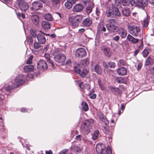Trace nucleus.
Listing matches in <instances>:
<instances>
[{
    "label": "nucleus",
    "mask_w": 154,
    "mask_h": 154,
    "mask_svg": "<svg viewBox=\"0 0 154 154\" xmlns=\"http://www.w3.org/2000/svg\"><path fill=\"white\" fill-rule=\"evenodd\" d=\"M14 82H15L14 83L13 82H11L7 87L3 88V89H5L7 91H9L11 89L22 85L24 82L23 75H19L15 78Z\"/></svg>",
    "instance_id": "1"
},
{
    "label": "nucleus",
    "mask_w": 154,
    "mask_h": 154,
    "mask_svg": "<svg viewBox=\"0 0 154 154\" xmlns=\"http://www.w3.org/2000/svg\"><path fill=\"white\" fill-rule=\"evenodd\" d=\"M82 18V16L77 15L70 17L69 18V21L73 27H76L78 26Z\"/></svg>",
    "instance_id": "2"
},
{
    "label": "nucleus",
    "mask_w": 154,
    "mask_h": 154,
    "mask_svg": "<svg viewBox=\"0 0 154 154\" xmlns=\"http://www.w3.org/2000/svg\"><path fill=\"white\" fill-rule=\"evenodd\" d=\"M109 23L106 24V27L109 32H113L118 28V26L116 25L117 20L112 19H109L108 20Z\"/></svg>",
    "instance_id": "3"
},
{
    "label": "nucleus",
    "mask_w": 154,
    "mask_h": 154,
    "mask_svg": "<svg viewBox=\"0 0 154 154\" xmlns=\"http://www.w3.org/2000/svg\"><path fill=\"white\" fill-rule=\"evenodd\" d=\"M54 60L59 63L64 62L66 59L65 55L58 50L55 51L53 53Z\"/></svg>",
    "instance_id": "4"
},
{
    "label": "nucleus",
    "mask_w": 154,
    "mask_h": 154,
    "mask_svg": "<svg viewBox=\"0 0 154 154\" xmlns=\"http://www.w3.org/2000/svg\"><path fill=\"white\" fill-rule=\"evenodd\" d=\"M128 29L130 33L134 37L137 36L140 31L139 26L134 25H128Z\"/></svg>",
    "instance_id": "5"
},
{
    "label": "nucleus",
    "mask_w": 154,
    "mask_h": 154,
    "mask_svg": "<svg viewBox=\"0 0 154 154\" xmlns=\"http://www.w3.org/2000/svg\"><path fill=\"white\" fill-rule=\"evenodd\" d=\"M86 51L83 48H79L76 50L75 52V57L79 58H82L86 56Z\"/></svg>",
    "instance_id": "6"
},
{
    "label": "nucleus",
    "mask_w": 154,
    "mask_h": 154,
    "mask_svg": "<svg viewBox=\"0 0 154 154\" xmlns=\"http://www.w3.org/2000/svg\"><path fill=\"white\" fill-rule=\"evenodd\" d=\"M106 146L103 143L98 144L97 145L96 149L98 154H105L106 152Z\"/></svg>",
    "instance_id": "7"
},
{
    "label": "nucleus",
    "mask_w": 154,
    "mask_h": 154,
    "mask_svg": "<svg viewBox=\"0 0 154 154\" xmlns=\"http://www.w3.org/2000/svg\"><path fill=\"white\" fill-rule=\"evenodd\" d=\"M148 5V0H136L135 1V7H137L139 8L144 9L147 7Z\"/></svg>",
    "instance_id": "8"
},
{
    "label": "nucleus",
    "mask_w": 154,
    "mask_h": 154,
    "mask_svg": "<svg viewBox=\"0 0 154 154\" xmlns=\"http://www.w3.org/2000/svg\"><path fill=\"white\" fill-rule=\"evenodd\" d=\"M17 3L22 11L25 12L28 9L29 6L28 4L23 0H17Z\"/></svg>",
    "instance_id": "9"
},
{
    "label": "nucleus",
    "mask_w": 154,
    "mask_h": 154,
    "mask_svg": "<svg viewBox=\"0 0 154 154\" xmlns=\"http://www.w3.org/2000/svg\"><path fill=\"white\" fill-rule=\"evenodd\" d=\"M42 4L39 1L34 2L32 4V6L30 8L31 10L37 11L42 7Z\"/></svg>",
    "instance_id": "10"
},
{
    "label": "nucleus",
    "mask_w": 154,
    "mask_h": 154,
    "mask_svg": "<svg viewBox=\"0 0 154 154\" xmlns=\"http://www.w3.org/2000/svg\"><path fill=\"white\" fill-rule=\"evenodd\" d=\"M119 3H122L124 6H126L131 5L132 7L135 6V0H120Z\"/></svg>",
    "instance_id": "11"
},
{
    "label": "nucleus",
    "mask_w": 154,
    "mask_h": 154,
    "mask_svg": "<svg viewBox=\"0 0 154 154\" xmlns=\"http://www.w3.org/2000/svg\"><path fill=\"white\" fill-rule=\"evenodd\" d=\"M37 68L39 69H45L47 68L48 66L46 61L43 60H40L37 64Z\"/></svg>",
    "instance_id": "12"
},
{
    "label": "nucleus",
    "mask_w": 154,
    "mask_h": 154,
    "mask_svg": "<svg viewBox=\"0 0 154 154\" xmlns=\"http://www.w3.org/2000/svg\"><path fill=\"white\" fill-rule=\"evenodd\" d=\"M109 88L111 92L114 93L116 95H121L122 94V91L120 89L118 88L110 86L109 87Z\"/></svg>",
    "instance_id": "13"
},
{
    "label": "nucleus",
    "mask_w": 154,
    "mask_h": 154,
    "mask_svg": "<svg viewBox=\"0 0 154 154\" xmlns=\"http://www.w3.org/2000/svg\"><path fill=\"white\" fill-rule=\"evenodd\" d=\"M101 49L106 56L109 57H111V52L109 48H106L105 46H103L101 47Z\"/></svg>",
    "instance_id": "14"
},
{
    "label": "nucleus",
    "mask_w": 154,
    "mask_h": 154,
    "mask_svg": "<svg viewBox=\"0 0 154 154\" xmlns=\"http://www.w3.org/2000/svg\"><path fill=\"white\" fill-rule=\"evenodd\" d=\"M118 33L122 38H124L127 35V32L123 28L120 27L118 30Z\"/></svg>",
    "instance_id": "15"
},
{
    "label": "nucleus",
    "mask_w": 154,
    "mask_h": 154,
    "mask_svg": "<svg viewBox=\"0 0 154 154\" xmlns=\"http://www.w3.org/2000/svg\"><path fill=\"white\" fill-rule=\"evenodd\" d=\"M43 33H39L37 35L38 42L40 44H44L45 43L46 39Z\"/></svg>",
    "instance_id": "16"
},
{
    "label": "nucleus",
    "mask_w": 154,
    "mask_h": 154,
    "mask_svg": "<svg viewBox=\"0 0 154 154\" xmlns=\"http://www.w3.org/2000/svg\"><path fill=\"white\" fill-rule=\"evenodd\" d=\"M84 9L83 6L80 4H76L73 8L72 11L75 12H79L82 11Z\"/></svg>",
    "instance_id": "17"
},
{
    "label": "nucleus",
    "mask_w": 154,
    "mask_h": 154,
    "mask_svg": "<svg viewBox=\"0 0 154 154\" xmlns=\"http://www.w3.org/2000/svg\"><path fill=\"white\" fill-rule=\"evenodd\" d=\"M127 39L131 43L135 44L139 42V40L133 37L130 34H128L127 36Z\"/></svg>",
    "instance_id": "18"
},
{
    "label": "nucleus",
    "mask_w": 154,
    "mask_h": 154,
    "mask_svg": "<svg viewBox=\"0 0 154 154\" xmlns=\"http://www.w3.org/2000/svg\"><path fill=\"white\" fill-rule=\"evenodd\" d=\"M89 2L88 6L87 7V14H90L92 11L94 5L92 0H87V2Z\"/></svg>",
    "instance_id": "19"
},
{
    "label": "nucleus",
    "mask_w": 154,
    "mask_h": 154,
    "mask_svg": "<svg viewBox=\"0 0 154 154\" xmlns=\"http://www.w3.org/2000/svg\"><path fill=\"white\" fill-rule=\"evenodd\" d=\"M117 72L120 75H125L127 74L126 69L125 67L119 68L117 70Z\"/></svg>",
    "instance_id": "20"
},
{
    "label": "nucleus",
    "mask_w": 154,
    "mask_h": 154,
    "mask_svg": "<svg viewBox=\"0 0 154 154\" xmlns=\"http://www.w3.org/2000/svg\"><path fill=\"white\" fill-rule=\"evenodd\" d=\"M76 68V66H74V69L75 72H79L80 75L82 77H86V74L87 73V70L86 69H83L82 70V71H81L80 70H78V71L75 70V69Z\"/></svg>",
    "instance_id": "21"
},
{
    "label": "nucleus",
    "mask_w": 154,
    "mask_h": 154,
    "mask_svg": "<svg viewBox=\"0 0 154 154\" xmlns=\"http://www.w3.org/2000/svg\"><path fill=\"white\" fill-rule=\"evenodd\" d=\"M41 24L42 27L45 30H48L51 28L50 23L48 22L43 21Z\"/></svg>",
    "instance_id": "22"
},
{
    "label": "nucleus",
    "mask_w": 154,
    "mask_h": 154,
    "mask_svg": "<svg viewBox=\"0 0 154 154\" xmlns=\"http://www.w3.org/2000/svg\"><path fill=\"white\" fill-rule=\"evenodd\" d=\"M113 9V16L116 17H120L121 15V12H120L119 9L116 7L112 8Z\"/></svg>",
    "instance_id": "23"
},
{
    "label": "nucleus",
    "mask_w": 154,
    "mask_h": 154,
    "mask_svg": "<svg viewBox=\"0 0 154 154\" xmlns=\"http://www.w3.org/2000/svg\"><path fill=\"white\" fill-rule=\"evenodd\" d=\"M122 12L123 15L126 17L129 16L131 14L130 11L128 8H123Z\"/></svg>",
    "instance_id": "24"
},
{
    "label": "nucleus",
    "mask_w": 154,
    "mask_h": 154,
    "mask_svg": "<svg viewBox=\"0 0 154 154\" xmlns=\"http://www.w3.org/2000/svg\"><path fill=\"white\" fill-rule=\"evenodd\" d=\"M32 20L33 23L35 25L38 24L39 22V18L37 15H34L32 17Z\"/></svg>",
    "instance_id": "25"
},
{
    "label": "nucleus",
    "mask_w": 154,
    "mask_h": 154,
    "mask_svg": "<svg viewBox=\"0 0 154 154\" xmlns=\"http://www.w3.org/2000/svg\"><path fill=\"white\" fill-rule=\"evenodd\" d=\"M105 15L108 17H113V9L110 8H108L106 10Z\"/></svg>",
    "instance_id": "26"
},
{
    "label": "nucleus",
    "mask_w": 154,
    "mask_h": 154,
    "mask_svg": "<svg viewBox=\"0 0 154 154\" xmlns=\"http://www.w3.org/2000/svg\"><path fill=\"white\" fill-rule=\"evenodd\" d=\"M23 69L26 72H32L33 70L34 66L32 65L26 66H24Z\"/></svg>",
    "instance_id": "27"
},
{
    "label": "nucleus",
    "mask_w": 154,
    "mask_h": 154,
    "mask_svg": "<svg viewBox=\"0 0 154 154\" xmlns=\"http://www.w3.org/2000/svg\"><path fill=\"white\" fill-rule=\"evenodd\" d=\"M71 149L75 152H80L82 150V149L79 147L75 145H73L72 146Z\"/></svg>",
    "instance_id": "28"
},
{
    "label": "nucleus",
    "mask_w": 154,
    "mask_h": 154,
    "mask_svg": "<svg viewBox=\"0 0 154 154\" xmlns=\"http://www.w3.org/2000/svg\"><path fill=\"white\" fill-rule=\"evenodd\" d=\"M94 70L98 74L101 75V74L102 70L99 65L96 64L95 66Z\"/></svg>",
    "instance_id": "29"
},
{
    "label": "nucleus",
    "mask_w": 154,
    "mask_h": 154,
    "mask_svg": "<svg viewBox=\"0 0 154 154\" xmlns=\"http://www.w3.org/2000/svg\"><path fill=\"white\" fill-rule=\"evenodd\" d=\"M44 17L45 19L48 21H51L53 20V17L51 14L49 13L45 14L44 16Z\"/></svg>",
    "instance_id": "30"
},
{
    "label": "nucleus",
    "mask_w": 154,
    "mask_h": 154,
    "mask_svg": "<svg viewBox=\"0 0 154 154\" xmlns=\"http://www.w3.org/2000/svg\"><path fill=\"white\" fill-rule=\"evenodd\" d=\"M45 57L47 59L48 63H50L53 67L54 66L53 62L51 61L50 59V55L48 53H45Z\"/></svg>",
    "instance_id": "31"
},
{
    "label": "nucleus",
    "mask_w": 154,
    "mask_h": 154,
    "mask_svg": "<svg viewBox=\"0 0 154 154\" xmlns=\"http://www.w3.org/2000/svg\"><path fill=\"white\" fill-rule=\"evenodd\" d=\"M115 81L118 83H124V79L122 77H116L115 78Z\"/></svg>",
    "instance_id": "32"
},
{
    "label": "nucleus",
    "mask_w": 154,
    "mask_h": 154,
    "mask_svg": "<svg viewBox=\"0 0 154 154\" xmlns=\"http://www.w3.org/2000/svg\"><path fill=\"white\" fill-rule=\"evenodd\" d=\"M99 134V131L98 130L95 131L92 135V138L93 140L97 139Z\"/></svg>",
    "instance_id": "33"
},
{
    "label": "nucleus",
    "mask_w": 154,
    "mask_h": 154,
    "mask_svg": "<svg viewBox=\"0 0 154 154\" xmlns=\"http://www.w3.org/2000/svg\"><path fill=\"white\" fill-rule=\"evenodd\" d=\"M60 0H51V3L53 6H56L60 3Z\"/></svg>",
    "instance_id": "34"
},
{
    "label": "nucleus",
    "mask_w": 154,
    "mask_h": 154,
    "mask_svg": "<svg viewBox=\"0 0 154 154\" xmlns=\"http://www.w3.org/2000/svg\"><path fill=\"white\" fill-rule=\"evenodd\" d=\"M72 3H71L70 2L67 1V2L65 3L64 5L66 8L69 9L72 8Z\"/></svg>",
    "instance_id": "35"
},
{
    "label": "nucleus",
    "mask_w": 154,
    "mask_h": 154,
    "mask_svg": "<svg viewBox=\"0 0 154 154\" xmlns=\"http://www.w3.org/2000/svg\"><path fill=\"white\" fill-rule=\"evenodd\" d=\"M152 60L150 57H149L145 61L144 65L145 66H148L149 65L150 63H151Z\"/></svg>",
    "instance_id": "36"
},
{
    "label": "nucleus",
    "mask_w": 154,
    "mask_h": 154,
    "mask_svg": "<svg viewBox=\"0 0 154 154\" xmlns=\"http://www.w3.org/2000/svg\"><path fill=\"white\" fill-rule=\"evenodd\" d=\"M94 124V120L93 119L87 120V127H91Z\"/></svg>",
    "instance_id": "37"
},
{
    "label": "nucleus",
    "mask_w": 154,
    "mask_h": 154,
    "mask_svg": "<svg viewBox=\"0 0 154 154\" xmlns=\"http://www.w3.org/2000/svg\"><path fill=\"white\" fill-rule=\"evenodd\" d=\"M94 92L92 91L89 94V96L91 99H94L96 98V95L95 94H94Z\"/></svg>",
    "instance_id": "38"
},
{
    "label": "nucleus",
    "mask_w": 154,
    "mask_h": 154,
    "mask_svg": "<svg viewBox=\"0 0 154 154\" xmlns=\"http://www.w3.org/2000/svg\"><path fill=\"white\" fill-rule=\"evenodd\" d=\"M120 63L123 66H127L128 65L127 62H125L124 60L121 59L119 60Z\"/></svg>",
    "instance_id": "39"
},
{
    "label": "nucleus",
    "mask_w": 154,
    "mask_h": 154,
    "mask_svg": "<svg viewBox=\"0 0 154 154\" xmlns=\"http://www.w3.org/2000/svg\"><path fill=\"white\" fill-rule=\"evenodd\" d=\"M143 57H146L149 54V52L148 50L144 49L143 52Z\"/></svg>",
    "instance_id": "40"
},
{
    "label": "nucleus",
    "mask_w": 154,
    "mask_h": 154,
    "mask_svg": "<svg viewBox=\"0 0 154 154\" xmlns=\"http://www.w3.org/2000/svg\"><path fill=\"white\" fill-rule=\"evenodd\" d=\"M103 131L105 134H109V129L108 127L104 126Z\"/></svg>",
    "instance_id": "41"
},
{
    "label": "nucleus",
    "mask_w": 154,
    "mask_h": 154,
    "mask_svg": "<svg viewBox=\"0 0 154 154\" xmlns=\"http://www.w3.org/2000/svg\"><path fill=\"white\" fill-rule=\"evenodd\" d=\"M33 58V56L31 55L28 58L27 61H26V63L27 64H30L32 63V60Z\"/></svg>",
    "instance_id": "42"
},
{
    "label": "nucleus",
    "mask_w": 154,
    "mask_h": 154,
    "mask_svg": "<svg viewBox=\"0 0 154 154\" xmlns=\"http://www.w3.org/2000/svg\"><path fill=\"white\" fill-rule=\"evenodd\" d=\"M83 109L85 111H87V103L85 102H82L81 104Z\"/></svg>",
    "instance_id": "43"
},
{
    "label": "nucleus",
    "mask_w": 154,
    "mask_h": 154,
    "mask_svg": "<svg viewBox=\"0 0 154 154\" xmlns=\"http://www.w3.org/2000/svg\"><path fill=\"white\" fill-rule=\"evenodd\" d=\"M41 44L36 42H35L34 44V47L35 49H38L39 48L41 47V45H40Z\"/></svg>",
    "instance_id": "44"
},
{
    "label": "nucleus",
    "mask_w": 154,
    "mask_h": 154,
    "mask_svg": "<svg viewBox=\"0 0 154 154\" xmlns=\"http://www.w3.org/2000/svg\"><path fill=\"white\" fill-rule=\"evenodd\" d=\"M149 20L147 19H145L143 20V26L144 27H147L149 24Z\"/></svg>",
    "instance_id": "45"
},
{
    "label": "nucleus",
    "mask_w": 154,
    "mask_h": 154,
    "mask_svg": "<svg viewBox=\"0 0 154 154\" xmlns=\"http://www.w3.org/2000/svg\"><path fill=\"white\" fill-rule=\"evenodd\" d=\"M116 66V65L114 62H109V67L110 68H114Z\"/></svg>",
    "instance_id": "46"
},
{
    "label": "nucleus",
    "mask_w": 154,
    "mask_h": 154,
    "mask_svg": "<svg viewBox=\"0 0 154 154\" xmlns=\"http://www.w3.org/2000/svg\"><path fill=\"white\" fill-rule=\"evenodd\" d=\"M87 123L86 122H83L81 125V128L82 130L86 131L87 127Z\"/></svg>",
    "instance_id": "47"
},
{
    "label": "nucleus",
    "mask_w": 154,
    "mask_h": 154,
    "mask_svg": "<svg viewBox=\"0 0 154 154\" xmlns=\"http://www.w3.org/2000/svg\"><path fill=\"white\" fill-rule=\"evenodd\" d=\"M30 33L32 36L33 37H37V35H36V32L35 31L32 29H31L30 31Z\"/></svg>",
    "instance_id": "48"
},
{
    "label": "nucleus",
    "mask_w": 154,
    "mask_h": 154,
    "mask_svg": "<svg viewBox=\"0 0 154 154\" xmlns=\"http://www.w3.org/2000/svg\"><path fill=\"white\" fill-rule=\"evenodd\" d=\"M106 154H112V151L110 147L108 146L107 149H106Z\"/></svg>",
    "instance_id": "49"
},
{
    "label": "nucleus",
    "mask_w": 154,
    "mask_h": 154,
    "mask_svg": "<svg viewBox=\"0 0 154 154\" xmlns=\"http://www.w3.org/2000/svg\"><path fill=\"white\" fill-rule=\"evenodd\" d=\"M102 121L104 122L105 125L106 126L109 124V122L108 120L105 118H102Z\"/></svg>",
    "instance_id": "50"
},
{
    "label": "nucleus",
    "mask_w": 154,
    "mask_h": 154,
    "mask_svg": "<svg viewBox=\"0 0 154 154\" xmlns=\"http://www.w3.org/2000/svg\"><path fill=\"white\" fill-rule=\"evenodd\" d=\"M103 65L104 67L106 68H108L109 67V62H107L104 61H103Z\"/></svg>",
    "instance_id": "51"
},
{
    "label": "nucleus",
    "mask_w": 154,
    "mask_h": 154,
    "mask_svg": "<svg viewBox=\"0 0 154 154\" xmlns=\"http://www.w3.org/2000/svg\"><path fill=\"white\" fill-rule=\"evenodd\" d=\"M98 85L100 87L101 89L103 90L104 89V87L103 85L101 83L100 80H99L98 81Z\"/></svg>",
    "instance_id": "52"
},
{
    "label": "nucleus",
    "mask_w": 154,
    "mask_h": 154,
    "mask_svg": "<svg viewBox=\"0 0 154 154\" xmlns=\"http://www.w3.org/2000/svg\"><path fill=\"white\" fill-rule=\"evenodd\" d=\"M92 21L89 18H87V26H89L92 23Z\"/></svg>",
    "instance_id": "53"
},
{
    "label": "nucleus",
    "mask_w": 154,
    "mask_h": 154,
    "mask_svg": "<svg viewBox=\"0 0 154 154\" xmlns=\"http://www.w3.org/2000/svg\"><path fill=\"white\" fill-rule=\"evenodd\" d=\"M119 36L117 35L113 38V40L116 41H118L119 40Z\"/></svg>",
    "instance_id": "54"
},
{
    "label": "nucleus",
    "mask_w": 154,
    "mask_h": 154,
    "mask_svg": "<svg viewBox=\"0 0 154 154\" xmlns=\"http://www.w3.org/2000/svg\"><path fill=\"white\" fill-rule=\"evenodd\" d=\"M142 66V64L141 63H139L137 64V70L139 71Z\"/></svg>",
    "instance_id": "55"
},
{
    "label": "nucleus",
    "mask_w": 154,
    "mask_h": 154,
    "mask_svg": "<svg viewBox=\"0 0 154 154\" xmlns=\"http://www.w3.org/2000/svg\"><path fill=\"white\" fill-rule=\"evenodd\" d=\"M79 87H80L82 89H83L85 87L84 85L83 84V83L82 82H81L79 84Z\"/></svg>",
    "instance_id": "56"
},
{
    "label": "nucleus",
    "mask_w": 154,
    "mask_h": 154,
    "mask_svg": "<svg viewBox=\"0 0 154 154\" xmlns=\"http://www.w3.org/2000/svg\"><path fill=\"white\" fill-rule=\"evenodd\" d=\"M82 25L84 26H87V18H85L82 22Z\"/></svg>",
    "instance_id": "57"
},
{
    "label": "nucleus",
    "mask_w": 154,
    "mask_h": 154,
    "mask_svg": "<svg viewBox=\"0 0 154 154\" xmlns=\"http://www.w3.org/2000/svg\"><path fill=\"white\" fill-rule=\"evenodd\" d=\"M87 62V60L86 59H85L83 60L81 62V63L83 65H84L85 66L86 65V63Z\"/></svg>",
    "instance_id": "58"
},
{
    "label": "nucleus",
    "mask_w": 154,
    "mask_h": 154,
    "mask_svg": "<svg viewBox=\"0 0 154 154\" xmlns=\"http://www.w3.org/2000/svg\"><path fill=\"white\" fill-rule=\"evenodd\" d=\"M139 49H137L134 52V56H135L137 55L138 54L140 51Z\"/></svg>",
    "instance_id": "59"
},
{
    "label": "nucleus",
    "mask_w": 154,
    "mask_h": 154,
    "mask_svg": "<svg viewBox=\"0 0 154 154\" xmlns=\"http://www.w3.org/2000/svg\"><path fill=\"white\" fill-rule=\"evenodd\" d=\"M67 150L62 151L59 154H66L67 153Z\"/></svg>",
    "instance_id": "60"
},
{
    "label": "nucleus",
    "mask_w": 154,
    "mask_h": 154,
    "mask_svg": "<svg viewBox=\"0 0 154 154\" xmlns=\"http://www.w3.org/2000/svg\"><path fill=\"white\" fill-rule=\"evenodd\" d=\"M120 109L121 110H123L125 109V106L124 103H122L121 105Z\"/></svg>",
    "instance_id": "61"
},
{
    "label": "nucleus",
    "mask_w": 154,
    "mask_h": 154,
    "mask_svg": "<svg viewBox=\"0 0 154 154\" xmlns=\"http://www.w3.org/2000/svg\"><path fill=\"white\" fill-rule=\"evenodd\" d=\"M82 137L80 135H78L77 136L75 137V139L77 140H80L81 139Z\"/></svg>",
    "instance_id": "62"
},
{
    "label": "nucleus",
    "mask_w": 154,
    "mask_h": 154,
    "mask_svg": "<svg viewBox=\"0 0 154 154\" xmlns=\"http://www.w3.org/2000/svg\"><path fill=\"white\" fill-rule=\"evenodd\" d=\"M53 152L52 151L49 150V151H46L45 154H52Z\"/></svg>",
    "instance_id": "63"
},
{
    "label": "nucleus",
    "mask_w": 154,
    "mask_h": 154,
    "mask_svg": "<svg viewBox=\"0 0 154 154\" xmlns=\"http://www.w3.org/2000/svg\"><path fill=\"white\" fill-rule=\"evenodd\" d=\"M85 31V30L84 28H82L81 29H79V33H82V32H84Z\"/></svg>",
    "instance_id": "64"
}]
</instances>
